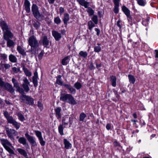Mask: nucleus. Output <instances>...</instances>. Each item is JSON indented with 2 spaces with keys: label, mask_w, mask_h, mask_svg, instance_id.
<instances>
[{
  "label": "nucleus",
  "mask_w": 158,
  "mask_h": 158,
  "mask_svg": "<svg viewBox=\"0 0 158 158\" xmlns=\"http://www.w3.org/2000/svg\"><path fill=\"white\" fill-rule=\"evenodd\" d=\"M140 124L141 126H145L146 125V123L144 121H140Z\"/></svg>",
  "instance_id": "774afa93"
},
{
  "label": "nucleus",
  "mask_w": 158,
  "mask_h": 158,
  "mask_svg": "<svg viewBox=\"0 0 158 158\" xmlns=\"http://www.w3.org/2000/svg\"><path fill=\"white\" fill-rule=\"evenodd\" d=\"M29 45L31 47V49L35 48L39 46V44L36 37L32 35L29 37L28 40Z\"/></svg>",
  "instance_id": "39448f33"
},
{
  "label": "nucleus",
  "mask_w": 158,
  "mask_h": 158,
  "mask_svg": "<svg viewBox=\"0 0 158 158\" xmlns=\"http://www.w3.org/2000/svg\"><path fill=\"white\" fill-rule=\"evenodd\" d=\"M120 21L119 20H118L117 22V26L119 27V29H121L122 28L121 25L120 24Z\"/></svg>",
  "instance_id": "338daca9"
},
{
  "label": "nucleus",
  "mask_w": 158,
  "mask_h": 158,
  "mask_svg": "<svg viewBox=\"0 0 158 158\" xmlns=\"http://www.w3.org/2000/svg\"><path fill=\"white\" fill-rule=\"evenodd\" d=\"M64 148L66 149H69L72 148L71 144L66 139H64Z\"/></svg>",
  "instance_id": "412c9836"
},
{
  "label": "nucleus",
  "mask_w": 158,
  "mask_h": 158,
  "mask_svg": "<svg viewBox=\"0 0 158 158\" xmlns=\"http://www.w3.org/2000/svg\"><path fill=\"white\" fill-rule=\"evenodd\" d=\"M23 69L26 76L30 77L31 75V73L28 70V69L23 67Z\"/></svg>",
  "instance_id": "c03bdc74"
},
{
  "label": "nucleus",
  "mask_w": 158,
  "mask_h": 158,
  "mask_svg": "<svg viewBox=\"0 0 158 158\" xmlns=\"http://www.w3.org/2000/svg\"><path fill=\"white\" fill-rule=\"evenodd\" d=\"M53 36L56 40H58L59 39V33L57 31L53 30L52 32Z\"/></svg>",
  "instance_id": "c85d7f7f"
},
{
  "label": "nucleus",
  "mask_w": 158,
  "mask_h": 158,
  "mask_svg": "<svg viewBox=\"0 0 158 158\" xmlns=\"http://www.w3.org/2000/svg\"><path fill=\"white\" fill-rule=\"evenodd\" d=\"M113 144L114 146L115 147H121L120 143L119 142H118L116 140H115L113 142Z\"/></svg>",
  "instance_id": "09e8293b"
},
{
  "label": "nucleus",
  "mask_w": 158,
  "mask_h": 158,
  "mask_svg": "<svg viewBox=\"0 0 158 158\" xmlns=\"http://www.w3.org/2000/svg\"><path fill=\"white\" fill-rule=\"evenodd\" d=\"M70 57L69 56L64 57L61 61V64L63 65H66L69 62Z\"/></svg>",
  "instance_id": "b1692460"
},
{
  "label": "nucleus",
  "mask_w": 158,
  "mask_h": 158,
  "mask_svg": "<svg viewBox=\"0 0 158 158\" xmlns=\"http://www.w3.org/2000/svg\"><path fill=\"white\" fill-rule=\"evenodd\" d=\"M74 86L77 90H79L82 87V85L80 82L77 81L74 84Z\"/></svg>",
  "instance_id": "4c0bfd02"
},
{
  "label": "nucleus",
  "mask_w": 158,
  "mask_h": 158,
  "mask_svg": "<svg viewBox=\"0 0 158 158\" xmlns=\"http://www.w3.org/2000/svg\"><path fill=\"white\" fill-rule=\"evenodd\" d=\"M131 122H133V125H134L135 127L136 128H138V126L137 125L136 123L138 121L136 119H132L131 120Z\"/></svg>",
  "instance_id": "3c124183"
},
{
  "label": "nucleus",
  "mask_w": 158,
  "mask_h": 158,
  "mask_svg": "<svg viewBox=\"0 0 158 158\" xmlns=\"http://www.w3.org/2000/svg\"><path fill=\"white\" fill-rule=\"evenodd\" d=\"M120 90L121 91V92L120 93V94H122L123 93L127 92V89L126 88H121Z\"/></svg>",
  "instance_id": "864d4df0"
},
{
  "label": "nucleus",
  "mask_w": 158,
  "mask_h": 158,
  "mask_svg": "<svg viewBox=\"0 0 158 158\" xmlns=\"http://www.w3.org/2000/svg\"><path fill=\"white\" fill-rule=\"evenodd\" d=\"M9 60L12 63H16L17 62V58L13 54H10L9 56Z\"/></svg>",
  "instance_id": "a878e982"
},
{
  "label": "nucleus",
  "mask_w": 158,
  "mask_h": 158,
  "mask_svg": "<svg viewBox=\"0 0 158 158\" xmlns=\"http://www.w3.org/2000/svg\"><path fill=\"white\" fill-rule=\"evenodd\" d=\"M113 92H114L116 98H120V95L118 94V91L117 90H114V89Z\"/></svg>",
  "instance_id": "6e6d98bb"
},
{
  "label": "nucleus",
  "mask_w": 158,
  "mask_h": 158,
  "mask_svg": "<svg viewBox=\"0 0 158 158\" xmlns=\"http://www.w3.org/2000/svg\"><path fill=\"white\" fill-rule=\"evenodd\" d=\"M17 150L20 154L24 157H26L27 156V154L25 150L21 148H18Z\"/></svg>",
  "instance_id": "473e14b6"
},
{
  "label": "nucleus",
  "mask_w": 158,
  "mask_h": 158,
  "mask_svg": "<svg viewBox=\"0 0 158 158\" xmlns=\"http://www.w3.org/2000/svg\"><path fill=\"white\" fill-rule=\"evenodd\" d=\"M12 81L14 87L16 89V92H19L21 94L24 93L23 89L20 87L19 83L16 79L13 78L12 79Z\"/></svg>",
  "instance_id": "6e6552de"
},
{
  "label": "nucleus",
  "mask_w": 158,
  "mask_h": 158,
  "mask_svg": "<svg viewBox=\"0 0 158 158\" xmlns=\"http://www.w3.org/2000/svg\"><path fill=\"white\" fill-rule=\"evenodd\" d=\"M17 115L18 118L20 121L23 122L25 120V118L23 115L21 113H19L17 114Z\"/></svg>",
  "instance_id": "79ce46f5"
},
{
  "label": "nucleus",
  "mask_w": 158,
  "mask_h": 158,
  "mask_svg": "<svg viewBox=\"0 0 158 158\" xmlns=\"http://www.w3.org/2000/svg\"><path fill=\"white\" fill-rule=\"evenodd\" d=\"M4 89L9 91L12 94H15V89H14L12 86L8 83H6L3 87Z\"/></svg>",
  "instance_id": "2eb2a0df"
},
{
  "label": "nucleus",
  "mask_w": 158,
  "mask_h": 158,
  "mask_svg": "<svg viewBox=\"0 0 158 158\" xmlns=\"http://www.w3.org/2000/svg\"><path fill=\"white\" fill-rule=\"evenodd\" d=\"M69 19V15L67 13H65L64 14V18L63 19L64 25H67V22Z\"/></svg>",
  "instance_id": "393cba45"
},
{
  "label": "nucleus",
  "mask_w": 158,
  "mask_h": 158,
  "mask_svg": "<svg viewBox=\"0 0 158 158\" xmlns=\"http://www.w3.org/2000/svg\"><path fill=\"white\" fill-rule=\"evenodd\" d=\"M79 54L80 56L84 58H86L88 55V54L86 52H84L82 51H81L79 52Z\"/></svg>",
  "instance_id": "ea45409f"
},
{
  "label": "nucleus",
  "mask_w": 158,
  "mask_h": 158,
  "mask_svg": "<svg viewBox=\"0 0 158 158\" xmlns=\"http://www.w3.org/2000/svg\"><path fill=\"white\" fill-rule=\"evenodd\" d=\"M54 22L57 24L59 23V17H57L55 19Z\"/></svg>",
  "instance_id": "0e129e2a"
},
{
  "label": "nucleus",
  "mask_w": 158,
  "mask_h": 158,
  "mask_svg": "<svg viewBox=\"0 0 158 158\" xmlns=\"http://www.w3.org/2000/svg\"><path fill=\"white\" fill-rule=\"evenodd\" d=\"M120 0H113V2L114 4V7L113 11L116 14H117L119 12V2Z\"/></svg>",
  "instance_id": "dca6fc26"
},
{
  "label": "nucleus",
  "mask_w": 158,
  "mask_h": 158,
  "mask_svg": "<svg viewBox=\"0 0 158 158\" xmlns=\"http://www.w3.org/2000/svg\"><path fill=\"white\" fill-rule=\"evenodd\" d=\"M150 17H148L147 18L143 20L142 23L144 26L147 27L148 26L149 22V21Z\"/></svg>",
  "instance_id": "c9c22d12"
},
{
  "label": "nucleus",
  "mask_w": 158,
  "mask_h": 158,
  "mask_svg": "<svg viewBox=\"0 0 158 158\" xmlns=\"http://www.w3.org/2000/svg\"><path fill=\"white\" fill-rule=\"evenodd\" d=\"M95 31L96 32V35L97 36H99L100 32V29L98 28H95Z\"/></svg>",
  "instance_id": "e2e57ef3"
},
{
  "label": "nucleus",
  "mask_w": 158,
  "mask_h": 158,
  "mask_svg": "<svg viewBox=\"0 0 158 158\" xmlns=\"http://www.w3.org/2000/svg\"><path fill=\"white\" fill-rule=\"evenodd\" d=\"M42 42L43 44L45 47H47L49 44V40L46 36L43 37Z\"/></svg>",
  "instance_id": "bb28decb"
},
{
  "label": "nucleus",
  "mask_w": 158,
  "mask_h": 158,
  "mask_svg": "<svg viewBox=\"0 0 158 158\" xmlns=\"http://www.w3.org/2000/svg\"><path fill=\"white\" fill-rule=\"evenodd\" d=\"M111 124L110 123H107L106 126V128L108 130L111 129Z\"/></svg>",
  "instance_id": "13d9d810"
},
{
  "label": "nucleus",
  "mask_w": 158,
  "mask_h": 158,
  "mask_svg": "<svg viewBox=\"0 0 158 158\" xmlns=\"http://www.w3.org/2000/svg\"><path fill=\"white\" fill-rule=\"evenodd\" d=\"M6 40L7 41V47L10 48L15 45V42L12 40L10 39Z\"/></svg>",
  "instance_id": "cd10ccee"
},
{
  "label": "nucleus",
  "mask_w": 158,
  "mask_h": 158,
  "mask_svg": "<svg viewBox=\"0 0 158 158\" xmlns=\"http://www.w3.org/2000/svg\"><path fill=\"white\" fill-rule=\"evenodd\" d=\"M3 114L4 116L6 118L8 123L13 118L12 117L10 116L9 114L7 111H4Z\"/></svg>",
  "instance_id": "72a5a7b5"
},
{
  "label": "nucleus",
  "mask_w": 158,
  "mask_h": 158,
  "mask_svg": "<svg viewBox=\"0 0 158 158\" xmlns=\"http://www.w3.org/2000/svg\"><path fill=\"white\" fill-rule=\"evenodd\" d=\"M18 142L23 145H26L27 143V140L24 137H21L18 139Z\"/></svg>",
  "instance_id": "f704fd0d"
},
{
  "label": "nucleus",
  "mask_w": 158,
  "mask_h": 158,
  "mask_svg": "<svg viewBox=\"0 0 158 158\" xmlns=\"http://www.w3.org/2000/svg\"><path fill=\"white\" fill-rule=\"evenodd\" d=\"M97 44L98 46L94 47V51L98 53L101 51V48L100 47L101 44L100 43H98Z\"/></svg>",
  "instance_id": "e433bc0d"
},
{
  "label": "nucleus",
  "mask_w": 158,
  "mask_h": 158,
  "mask_svg": "<svg viewBox=\"0 0 158 158\" xmlns=\"http://www.w3.org/2000/svg\"><path fill=\"white\" fill-rule=\"evenodd\" d=\"M137 3L140 6H144L147 4L146 0H135Z\"/></svg>",
  "instance_id": "c756f323"
},
{
  "label": "nucleus",
  "mask_w": 158,
  "mask_h": 158,
  "mask_svg": "<svg viewBox=\"0 0 158 158\" xmlns=\"http://www.w3.org/2000/svg\"><path fill=\"white\" fill-rule=\"evenodd\" d=\"M24 6L26 12L29 13L30 12V3L28 0H25Z\"/></svg>",
  "instance_id": "aec40b11"
},
{
  "label": "nucleus",
  "mask_w": 158,
  "mask_h": 158,
  "mask_svg": "<svg viewBox=\"0 0 158 158\" xmlns=\"http://www.w3.org/2000/svg\"><path fill=\"white\" fill-rule=\"evenodd\" d=\"M122 10L126 16L128 21H132V17L131 15L130 11L125 6L123 5L122 6Z\"/></svg>",
  "instance_id": "1a4fd4ad"
},
{
  "label": "nucleus",
  "mask_w": 158,
  "mask_h": 158,
  "mask_svg": "<svg viewBox=\"0 0 158 158\" xmlns=\"http://www.w3.org/2000/svg\"><path fill=\"white\" fill-rule=\"evenodd\" d=\"M71 119H72V118L69 117V115L65 116L63 117L62 120L63 125H64V127H65L69 123V127H70L73 123L72 121H71Z\"/></svg>",
  "instance_id": "9b49d317"
},
{
  "label": "nucleus",
  "mask_w": 158,
  "mask_h": 158,
  "mask_svg": "<svg viewBox=\"0 0 158 158\" xmlns=\"http://www.w3.org/2000/svg\"><path fill=\"white\" fill-rule=\"evenodd\" d=\"M89 2L85 0L82 2V3H81L80 4L83 6H84L86 8H88L89 7L88 6H89Z\"/></svg>",
  "instance_id": "a18cd8bd"
},
{
  "label": "nucleus",
  "mask_w": 158,
  "mask_h": 158,
  "mask_svg": "<svg viewBox=\"0 0 158 158\" xmlns=\"http://www.w3.org/2000/svg\"><path fill=\"white\" fill-rule=\"evenodd\" d=\"M3 37L5 40H7L10 38L12 39L13 37V35L10 29L3 31Z\"/></svg>",
  "instance_id": "4468645a"
},
{
  "label": "nucleus",
  "mask_w": 158,
  "mask_h": 158,
  "mask_svg": "<svg viewBox=\"0 0 158 158\" xmlns=\"http://www.w3.org/2000/svg\"><path fill=\"white\" fill-rule=\"evenodd\" d=\"M60 99L63 102H66L68 100L67 102L72 105H75L77 103L74 98L69 94H62Z\"/></svg>",
  "instance_id": "f03ea898"
},
{
  "label": "nucleus",
  "mask_w": 158,
  "mask_h": 158,
  "mask_svg": "<svg viewBox=\"0 0 158 158\" xmlns=\"http://www.w3.org/2000/svg\"><path fill=\"white\" fill-rule=\"evenodd\" d=\"M128 77L130 83L131 84H134L135 81V79L134 77L131 74L128 75Z\"/></svg>",
  "instance_id": "7c9ffc66"
},
{
  "label": "nucleus",
  "mask_w": 158,
  "mask_h": 158,
  "mask_svg": "<svg viewBox=\"0 0 158 158\" xmlns=\"http://www.w3.org/2000/svg\"><path fill=\"white\" fill-rule=\"evenodd\" d=\"M38 74L37 72L34 73V75L32 77V81L34 87H36L38 85Z\"/></svg>",
  "instance_id": "6ab92c4d"
},
{
  "label": "nucleus",
  "mask_w": 158,
  "mask_h": 158,
  "mask_svg": "<svg viewBox=\"0 0 158 158\" xmlns=\"http://www.w3.org/2000/svg\"><path fill=\"white\" fill-rule=\"evenodd\" d=\"M37 106L39 107L41 110H42L43 109V104L39 101L38 102L37 104Z\"/></svg>",
  "instance_id": "052dcab7"
},
{
  "label": "nucleus",
  "mask_w": 158,
  "mask_h": 158,
  "mask_svg": "<svg viewBox=\"0 0 158 158\" xmlns=\"http://www.w3.org/2000/svg\"><path fill=\"white\" fill-rule=\"evenodd\" d=\"M8 123L12 124L16 130L18 129L20 127V123L16 122L13 118Z\"/></svg>",
  "instance_id": "f3484780"
},
{
  "label": "nucleus",
  "mask_w": 158,
  "mask_h": 158,
  "mask_svg": "<svg viewBox=\"0 0 158 158\" xmlns=\"http://www.w3.org/2000/svg\"><path fill=\"white\" fill-rule=\"evenodd\" d=\"M40 23L37 21L35 22L33 24L34 27L36 29H37L40 27Z\"/></svg>",
  "instance_id": "de8ad7c7"
},
{
  "label": "nucleus",
  "mask_w": 158,
  "mask_h": 158,
  "mask_svg": "<svg viewBox=\"0 0 158 158\" xmlns=\"http://www.w3.org/2000/svg\"><path fill=\"white\" fill-rule=\"evenodd\" d=\"M5 83L2 81V78H0V86L1 87H3Z\"/></svg>",
  "instance_id": "bf43d9fd"
},
{
  "label": "nucleus",
  "mask_w": 158,
  "mask_h": 158,
  "mask_svg": "<svg viewBox=\"0 0 158 158\" xmlns=\"http://www.w3.org/2000/svg\"><path fill=\"white\" fill-rule=\"evenodd\" d=\"M92 21L95 24L98 23V16L96 15H94L91 18Z\"/></svg>",
  "instance_id": "58836bf2"
},
{
  "label": "nucleus",
  "mask_w": 158,
  "mask_h": 158,
  "mask_svg": "<svg viewBox=\"0 0 158 158\" xmlns=\"http://www.w3.org/2000/svg\"><path fill=\"white\" fill-rule=\"evenodd\" d=\"M4 67L6 69H9L10 67V65L8 64H3Z\"/></svg>",
  "instance_id": "680f3d73"
},
{
  "label": "nucleus",
  "mask_w": 158,
  "mask_h": 158,
  "mask_svg": "<svg viewBox=\"0 0 158 158\" xmlns=\"http://www.w3.org/2000/svg\"><path fill=\"white\" fill-rule=\"evenodd\" d=\"M0 141L4 148L10 154V156L11 154H14V151L11 148H14L11 143L7 139L3 138L0 139Z\"/></svg>",
  "instance_id": "f257e3e1"
},
{
  "label": "nucleus",
  "mask_w": 158,
  "mask_h": 158,
  "mask_svg": "<svg viewBox=\"0 0 158 158\" xmlns=\"http://www.w3.org/2000/svg\"><path fill=\"white\" fill-rule=\"evenodd\" d=\"M21 94L19 98L21 102L25 103L30 105H33L34 99L31 96L24 95V94Z\"/></svg>",
  "instance_id": "20e7f679"
},
{
  "label": "nucleus",
  "mask_w": 158,
  "mask_h": 158,
  "mask_svg": "<svg viewBox=\"0 0 158 158\" xmlns=\"http://www.w3.org/2000/svg\"><path fill=\"white\" fill-rule=\"evenodd\" d=\"M95 24L91 20H90L88 23V26L89 30H92L93 28L95 27Z\"/></svg>",
  "instance_id": "2f4dec72"
},
{
  "label": "nucleus",
  "mask_w": 158,
  "mask_h": 158,
  "mask_svg": "<svg viewBox=\"0 0 158 158\" xmlns=\"http://www.w3.org/2000/svg\"><path fill=\"white\" fill-rule=\"evenodd\" d=\"M61 76L60 75V79ZM60 85L64 86L67 89L69 90L70 93L73 94H75L76 93V90L75 89L73 88L70 84H66L62 81L60 79Z\"/></svg>",
  "instance_id": "0eeeda50"
},
{
  "label": "nucleus",
  "mask_w": 158,
  "mask_h": 158,
  "mask_svg": "<svg viewBox=\"0 0 158 158\" xmlns=\"http://www.w3.org/2000/svg\"><path fill=\"white\" fill-rule=\"evenodd\" d=\"M31 10L34 16L37 19L41 21L43 19L44 16L40 14L39 12L37 6L35 4H33L32 6Z\"/></svg>",
  "instance_id": "7ed1b4c3"
},
{
  "label": "nucleus",
  "mask_w": 158,
  "mask_h": 158,
  "mask_svg": "<svg viewBox=\"0 0 158 158\" xmlns=\"http://www.w3.org/2000/svg\"><path fill=\"white\" fill-rule=\"evenodd\" d=\"M44 54V52L43 51L39 53L38 55V57L39 60H41Z\"/></svg>",
  "instance_id": "8fccbe9b"
},
{
  "label": "nucleus",
  "mask_w": 158,
  "mask_h": 158,
  "mask_svg": "<svg viewBox=\"0 0 158 158\" xmlns=\"http://www.w3.org/2000/svg\"><path fill=\"white\" fill-rule=\"evenodd\" d=\"M6 131L8 136L12 141H14L15 140L13 136H16L18 135V132L15 130L9 128L8 127L6 128Z\"/></svg>",
  "instance_id": "423d86ee"
},
{
  "label": "nucleus",
  "mask_w": 158,
  "mask_h": 158,
  "mask_svg": "<svg viewBox=\"0 0 158 158\" xmlns=\"http://www.w3.org/2000/svg\"><path fill=\"white\" fill-rule=\"evenodd\" d=\"M17 50L19 53L23 56H26V53L25 51V50L20 46H17Z\"/></svg>",
  "instance_id": "5701e85b"
},
{
  "label": "nucleus",
  "mask_w": 158,
  "mask_h": 158,
  "mask_svg": "<svg viewBox=\"0 0 158 158\" xmlns=\"http://www.w3.org/2000/svg\"><path fill=\"white\" fill-rule=\"evenodd\" d=\"M89 68L90 70H92L95 69V68L92 62H91L90 63Z\"/></svg>",
  "instance_id": "69168bd1"
},
{
  "label": "nucleus",
  "mask_w": 158,
  "mask_h": 158,
  "mask_svg": "<svg viewBox=\"0 0 158 158\" xmlns=\"http://www.w3.org/2000/svg\"><path fill=\"white\" fill-rule=\"evenodd\" d=\"M1 58L3 60H5L7 58V56L5 54H0Z\"/></svg>",
  "instance_id": "4d7b16f0"
},
{
  "label": "nucleus",
  "mask_w": 158,
  "mask_h": 158,
  "mask_svg": "<svg viewBox=\"0 0 158 158\" xmlns=\"http://www.w3.org/2000/svg\"><path fill=\"white\" fill-rule=\"evenodd\" d=\"M116 80L115 76L112 75L110 76V81L111 85L114 87H115L116 86Z\"/></svg>",
  "instance_id": "4be33fe9"
},
{
  "label": "nucleus",
  "mask_w": 158,
  "mask_h": 158,
  "mask_svg": "<svg viewBox=\"0 0 158 158\" xmlns=\"http://www.w3.org/2000/svg\"><path fill=\"white\" fill-rule=\"evenodd\" d=\"M23 83L22 85V86L24 89V92H28L30 90L29 85H30V82L27 78H24L23 79Z\"/></svg>",
  "instance_id": "ddd939ff"
},
{
  "label": "nucleus",
  "mask_w": 158,
  "mask_h": 158,
  "mask_svg": "<svg viewBox=\"0 0 158 158\" xmlns=\"http://www.w3.org/2000/svg\"><path fill=\"white\" fill-rule=\"evenodd\" d=\"M55 110L56 113V115L57 118H59V107L57 108L56 109H55Z\"/></svg>",
  "instance_id": "603ef678"
},
{
  "label": "nucleus",
  "mask_w": 158,
  "mask_h": 158,
  "mask_svg": "<svg viewBox=\"0 0 158 158\" xmlns=\"http://www.w3.org/2000/svg\"><path fill=\"white\" fill-rule=\"evenodd\" d=\"M25 135L29 142L31 144V147L37 146L35 139L34 137L30 135L28 133H25Z\"/></svg>",
  "instance_id": "9d476101"
},
{
  "label": "nucleus",
  "mask_w": 158,
  "mask_h": 158,
  "mask_svg": "<svg viewBox=\"0 0 158 158\" xmlns=\"http://www.w3.org/2000/svg\"><path fill=\"white\" fill-rule=\"evenodd\" d=\"M86 116L85 114L83 112L81 113L80 115L79 121H83Z\"/></svg>",
  "instance_id": "a19ab883"
},
{
  "label": "nucleus",
  "mask_w": 158,
  "mask_h": 158,
  "mask_svg": "<svg viewBox=\"0 0 158 158\" xmlns=\"http://www.w3.org/2000/svg\"><path fill=\"white\" fill-rule=\"evenodd\" d=\"M12 69L14 73H16L18 72H20V68H17L15 67H14L12 68Z\"/></svg>",
  "instance_id": "49530a36"
},
{
  "label": "nucleus",
  "mask_w": 158,
  "mask_h": 158,
  "mask_svg": "<svg viewBox=\"0 0 158 158\" xmlns=\"http://www.w3.org/2000/svg\"><path fill=\"white\" fill-rule=\"evenodd\" d=\"M35 132L36 135L38 138L39 140L40 145L43 146L45 145L46 142L44 140L42 135V134L40 131H35Z\"/></svg>",
  "instance_id": "f8f14e48"
},
{
  "label": "nucleus",
  "mask_w": 158,
  "mask_h": 158,
  "mask_svg": "<svg viewBox=\"0 0 158 158\" xmlns=\"http://www.w3.org/2000/svg\"><path fill=\"white\" fill-rule=\"evenodd\" d=\"M0 25L3 32L10 29L6 23L3 20H1Z\"/></svg>",
  "instance_id": "a211bd4d"
},
{
  "label": "nucleus",
  "mask_w": 158,
  "mask_h": 158,
  "mask_svg": "<svg viewBox=\"0 0 158 158\" xmlns=\"http://www.w3.org/2000/svg\"><path fill=\"white\" fill-rule=\"evenodd\" d=\"M60 135H64L63 128V126L62 125H60Z\"/></svg>",
  "instance_id": "5fc2aeb1"
},
{
  "label": "nucleus",
  "mask_w": 158,
  "mask_h": 158,
  "mask_svg": "<svg viewBox=\"0 0 158 158\" xmlns=\"http://www.w3.org/2000/svg\"><path fill=\"white\" fill-rule=\"evenodd\" d=\"M87 11L88 13L89 16L93 15L94 12V10L90 7L88 8Z\"/></svg>",
  "instance_id": "37998d69"
}]
</instances>
